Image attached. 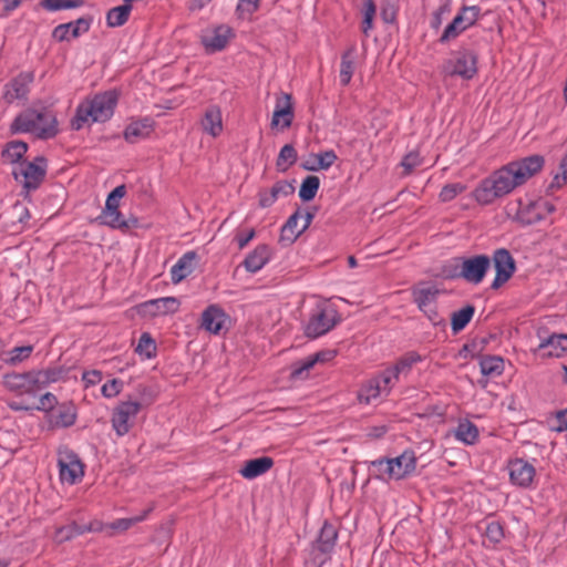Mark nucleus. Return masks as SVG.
I'll list each match as a JSON object with an SVG mask.
<instances>
[{
	"label": "nucleus",
	"mask_w": 567,
	"mask_h": 567,
	"mask_svg": "<svg viewBox=\"0 0 567 567\" xmlns=\"http://www.w3.org/2000/svg\"><path fill=\"white\" fill-rule=\"evenodd\" d=\"M142 409V403L137 401L120 402L112 412V429L117 436L127 434L135 424V419Z\"/></svg>",
	"instance_id": "nucleus-8"
},
{
	"label": "nucleus",
	"mask_w": 567,
	"mask_h": 567,
	"mask_svg": "<svg viewBox=\"0 0 567 567\" xmlns=\"http://www.w3.org/2000/svg\"><path fill=\"white\" fill-rule=\"evenodd\" d=\"M58 404V399L54 394L47 392L40 396L39 403L33 405V410L38 411H52Z\"/></svg>",
	"instance_id": "nucleus-58"
},
{
	"label": "nucleus",
	"mask_w": 567,
	"mask_h": 567,
	"mask_svg": "<svg viewBox=\"0 0 567 567\" xmlns=\"http://www.w3.org/2000/svg\"><path fill=\"white\" fill-rule=\"evenodd\" d=\"M135 352L141 355H145L147 359H151L156 354V343L148 332L142 333L135 348Z\"/></svg>",
	"instance_id": "nucleus-45"
},
{
	"label": "nucleus",
	"mask_w": 567,
	"mask_h": 567,
	"mask_svg": "<svg viewBox=\"0 0 567 567\" xmlns=\"http://www.w3.org/2000/svg\"><path fill=\"white\" fill-rule=\"evenodd\" d=\"M466 186L462 183L446 184L440 192L439 198L443 203L453 200L457 195L462 194Z\"/></svg>",
	"instance_id": "nucleus-53"
},
{
	"label": "nucleus",
	"mask_w": 567,
	"mask_h": 567,
	"mask_svg": "<svg viewBox=\"0 0 567 567\" xmlns=\"http://www.w3.org/2000/svg\"><path fill=\"white\" fill-rule=\"evenodd\" d=\"M91 23V17H82L75 21L59 24L53 29L52 37L60 42L70 41L72 38H78L79 35L86 33Z\"/></svg>",
	"instance_id": "nucleus-15"
},
{
	"label": "nucleus",
	"mask_w": 567,
	"mask_h": 567,
	"mask_svg": "<svg viewBox=\"0 0 567 567\" xmlns=\"http://www.w3.org/2000/svg\"><path fill=\"white\" fill-rule=\"evenodd\" d=\"M204 132L213 137H217L223 132L221 111L217 105H210L206 109L202 120Z\"/></svg>",
	"instance_id": "nucleus-28"
},
{
	"label": "nucleus",
	"mask_w": 567,
	"mask_h": 567,
	"mask_svg": "<svg viewBox=\"0 0 567 567\" xmlns=\"http://www.w3.org/2000/svg\"><path fill=\"white\" fill-rule=\"evenodd\" d=\"M152 509L153 508L150 507L148 509L144 511L142 515H137L134 517L118 518V519L112 522L109 526L111 529H114V530H120V532L127 530L135 524L143 522L147 517V515L150 514V512Z\"/></svg>",
	"instance_id": "nucleus-47"
},
{
	"label": "nucleus",
	"mask_w": 567,
	"mask_h": 567,
	"mask_svg": "<svg viewBox=\"0 0 567 567\" xmlns=\"http://www.w3.org/2000/svg\"><path fill=\"white\" fill-rule=\"evenodd\" d=\"M152 130L153 123L150 118L133 121L125 127L123 136L126 142L134 144L140 140L147 137Z\"/></svg>",
	"instance_id": "nucleus-27"
},
{
	"label": "nucleus",
	"mask_w": 567,
	"mask_h": 567,
	"mask_svg": "<svg viewBox=\"0 0 567 567\" xmlns=\"http://www.w3.org/2000/svg\"><path fill=\"white\" fill-rule=\"evenodd\" d=\"M440 290L434 285L421 282L412 289L413 301L420 310L434 306Z\"/></svg>",
	"instance_id": "nucleus-23"
},
{
	"label": "nucleus",
	"mask_w": 567,
	"mask_h": 567,
	"mask_svg": "<svg viewBox=\"0 0 567 567\" xmlns=\"http://www.w3.org/2000/svg\"><path fill=\"white\" fill-rule=\"evenodd\" d=\"M337 155L333 151H326L319 154L310 155L309 159L302 164L306 171H320L330 168L337 161Z\"/></svg>",
	"instance_id": "nucleus-33"
},
{
	"label": "nucleus",
	"mask_w": 567,
	"mask_h": 567,
	"mask_svg": "<svg viewBox=\"0 0 567 567\" xmlns=\"http://www.w3.org/2000/svg\"><path fill=\"white\" fill-rule=\"evenodd\" d=\"M76 421V409L72 403L61 404L51 414L50 423L54 427H70Z\"/></svg>",
	"instance_id": "nucleus-30"
},
{
	"label": "nucleus",
	"mask_w": 567,
	"mask_h": 567,
	"mask_svg": "<svg viewBox=\"0 0 567 567\" xmlns=\"http://www.w3.org/2000/svg\"><path fill=\"white\" fill-rule=\"evenodd\" d=\"M101 224L106 225L113 229L126 230L137 226V219H125L120 210L102 212L99 216Z\"/></svg>",
	"instance_id": "nucleus-32"
},
{
	"label": "nucleus",
	"mask_w": 567,
	"mask_h": 567,
	"mask_svg": "<svg viewBox=\"0 0 567 567\" xmlns=\"http://www.w3.org/2000/svg\"><path fill=\"white\" fill-rule=\"evenodd\" d=\"M260 0H239L236 7V14L239 19L251 17L259 9Z\"/></svg>",
	"instance_id": "nucleus-55"
},
{
	"label": "nucleus",
	"mask_w": 567,
	"mask_h": 567,
	"mask_svg": "<svg viewBox=\"0 0 567 567\" xmlns=\"http://www.w3.org/2000/svg\"><path fill=\"white\" fill-rule=\"evenodd\" d=\"M542 357L559 358L567 351V334H551L543 339L538 346Z\"/></svg>",
	"instance_id": "nucleus-21"
},
{
	"label": "nucleus",
	"mask_w": 567,
	"mask_h": 567,
	"mask_svg": "<svg viewBox=\"0 0 567 567\" xmlns=\"http://www.w3.org/2000/svg\"><path fill=\"white\" fill-rule=\"evenodd\" d=\"M489 267L491 258L487 255L462 257L460 275L467 284L477 286L484 280Z\"/></svg>",
	"instance_id": "nucleus-10"
},
{
	"label": "nucleus",
	"mask_w": 567,
	"mask_h": 567,
	"mask_svg": "<svg viewBox=\"0 0 567 567\" xmlns=\"http://www.w3.org/2000/svg\"><path fill=\"white\" fill-rule=\"evenodd\" d=\"M271 257L270 247L267 245H258L243 261V266L248 272L255 274L259 271Z\"/></svg>",
	"instance_id": "nucleus-24"
},
{
	"label": "nucleus",
	"mask_w": 567,
	"mask_h": 567,
	"mask_svg": "<svg viewBox=\"0 0 567 567\" xmlns=\"http://www.w3.org/2000/svg\"><path fill=\"white\" fill-rule=\"evenodd\" d=\"M228 316L218 305L208 306L202 313L200 327L214 334H218Z\"/></svg>",
	"instance_id": "nucleus-18"
},
{
	"label": "nucleus",
	"mask_w": 567,
	"mask_h": 567,
	"mask_svg": "<svg viewBox=\"0 0 567 567\" xmlns=\"http://www.w3.org/2000/svg\"><path fill=\"white\" fill-rule=\"evenodd\" d=\"M297 158L298 155L295 147L291 144H286L281 147L279 152L276 166L278 171L286 172L297 162Z\"/></svg>",
	"instance_id": "nucleus-42"
},
{
	"label": "nucleus",
	"mask_w": 567,
	"mask_h": 567,
	"mask_svg": "<svg viewBox=\"0 0 567 567\" xmlns=\"http://www.w3.org/2000/svg\"><path fill=\"white\" fill-rule=\"evenodd\" d=\"M504 360L498 355H485L480 360V368L483 375L499 377L504 372Z\"/></svg>",
	"instance_id": "nucleus-37"
},
{
	"label": "nucleus",
	"mask_w": 567,
	"mask_h": 567,
	"mask_svg": "<svg viewBox=\"0 0 567 567\" xmlns=\"http://www.w3.org/2000/svg\"><path fill=\"white\" fill-rule=\"evenodd\" d=\"M556 423H557V425H556L555 430L557 432L567 431V409L557 412Z\"/></svg>",
	"instance_id": "nucleus-64"
},
{
	"label": "nucleus",
	"mask_w": 567,
	"mask_h": 567,
	"mask_svg": "<svg viewBox=\"0 0 567 567\" xmlns=\"http://www.w3.org/2000/svg\"><path fill=\"white\" fill-rule=\"evenodd\" d=\"M390 477L402 480L414 472L416 467V457L413 451H404L401 455L389 458Z\"/></svg>",
	"instance_id": "nucleus-17"
},
{
	"label": "nucleus",
	"mask_w": 567,
	"mask_h": 567,
	"mask_svg": "<svg viewBox=\"0 0 567 567\" xmlns=\"http://www.w3.org/2000/svg\"><path fill=\"white\" fill-rule=\"evenodd\" d=\"M425 316L426 318L434 324H440L444 321V319L440 316L439 311H437V306L436 303L434 306H431V307H427L423 310H421Z\"/></svg>",
	"instance_id": "nucleus-63"
},
{
	"label": "nucleus",
	"mask_w": 567,
	"mask_h": 567,
	"mask_svg": "<svg viewBox=\"0 0 567 567\" xmlns=\"http://www.w3.org/2000/svg\"><path fill=\"white\" fill-rule=\"evenodd\" d=\"M384 395L375 378H372L364 382L359 392L358 401L363 404H370L372 401Z\"/></svg>",
	"instance_id": "nucleus-40"
},
{
	"label": "nucleus",
	"mask_w": 567,
	"mask_h": 567,
	"mask_svg": "<svg viewBox=\"0 0 567 567\" xmlns=\"http://www.w3.org/2000/svg\"><path fill=\"white\" fill-rule=\"evenodd\" d=\"M132 11L131 4H122L112 8L109 10L106 14V23L111 28H116L123 25L130 17V13Z\"/></svg>",
	"instance_id": "nucleus-41"
},
{
	"label": "nucleus",
	"mask_w": 567,
	"mask_h": 567,
	"mask_svg": "<svg viewBox=\"0 0 567 567\" xmlns=\"http://www.w3.org/2000/svg\"><path fill=\"white\" fill-rule=\"evenodd\" d=\"M126 194V186L125 185H118L116 186L107 196L105 202V207L102 212H109V210H120V202Z\"/></svg>",
	"instance_id": "nucleus-52"
},
{
	"label": "nucleus",
	"mask_w": 567,
	"mask_h": 567,
	"mask_svg": "<svg viewBox=\"0 0 567 567\" xmlns=\"http://www.w3.org/2000/svg\"><path fill=\"white\" fill-rule=\"evenodd\" d=\"M355 51V45H351L341 56L340 82L342 85H348L351 81L354 72Z\"/></svg>",
	"instance_id": "nucleus-38"
},
{
	"label": "nucleus",
	"mask_w": 567,
	"mask_h": 567,
	"mask_svg": "<svg viewBox=\"0 0 567 567\" xmlns=\"http://www.w3.org/2000/svg\"><path fill=\"white\" fill-rule=\"evenodd\" d=\"M179 300L175 297L152 299L142 305L144 311L151 316H164L177 312Z\"/></svg>",
	"instance_id": "nucleus-22"
},
{
	"label": "nucleus",
	"mask_w": 567,
	"mask_h": 567,
	"mask_svg": "<svg viewBox=\"0 0 567 567\" xmlns=\"http://www.w3.org/2000/svg\"><path fill=\"white\" fill-rule=\"evenodd\" d=\"M122 386H123V382L117 380V379H113L109 382H106L101 391H102V394L103 396L105 398H114L116 396L121 390H122Z\"/></svg>",
	"instance_id": "nucleus-61"
},
{
	"label": "nucleus",
	"mask_w": 567,
	"mask_h": 567,
	"mask_svg": "<svg viewBox=\"0 0 567 567\" xmlns=\"http://www.w3.org/2000/svg\"><path fill=\"white\" fill-rule=\"evenodd\" d=\"M442 72L449 76L471 80L477 73V54L472 50L461 49L444 61Z\"/></svg>",
	"instance_id": "nucleus-4"
},
{
	"label": "nucleus",
	"mask_w": 567,
	"mask_h": 567,
	"mask_svg": "<svg viewBox=\"0 0 567 567\" xmlns=\"http://www.w3.org/2000/svg\"><path fill=\"white\" fill-rule=\"evenodd\" d=\"M475 313V308L472 305H466L462 309L454 311L451 316V328L453 333L462 331L472 320Z\"/></svg>",
	"instance_id": "nucleus-39"
},
{
	"label": "nucleus",
	"mask_w": 567,
	"mask_h": 567,
	"mask_svg": "<svg viewBox=\"0 0 567 567\" xmlns=\"http://www.w3.org/2000/svg\"><path fill=\"white\" fill-rule=\"evenodd\" d=\"M339 321V316L332 307L316 308L308 323L305 327V334L308 338L316 339L332 330Z\"/></svg>",
	"instance_id": "nucleus-7"
},
{
	"label": "nucleus",
	"mask_w": 567,
	"mask_h": 567,
	"mask_svg": "<svg viewBox=\"0 0 567 567\" xmlns=\"http://www.w3.org/2000/svg\"><path fill=\"white\" fill-rule=\"evenodd\" d=\"M231 37V28L226 24H220L213 28L212 30H207L202 35V42L207 51L217 52L226 48Z\"/></svg>",
	"instance_id": "nucleus-16"
},
{
	"label": "nucleus",
	"mask_w": 567,
	"mask_h": 567,
	"mask_svg": "<svg viewBox=\"0 0 567 567\" xmlns=\"http://www.w3.org/2000/svg\"><path fill=\"white\" fill-rule=\"evenodd\" d=\"M420 164H421V158H420L419 153H416V152H411V153L406 154L401 162V165L404 168L405 175L412 173V171L415 167H417Z\"/></svg>",
	"instance_id": "nucleus-60"
},
{
	"label": "nucleus",
	"mask_w": 567,
	"mask_h": 567,
	"mask_svg": "<svg viewBox=\"0 0 567 567\" xmlns=\"http://www.w3.org/2000/svg\"><path fill=\"white\" fill-rule=\"evenodd\" d=\"M196 258L195 251H187L177 260L171 269V279L174 284L181 282L194 271Z\"/></svg>",
	"instance_id": "nucleus-25"
},
{
	"label": "nucleus",
	"mask_w": 567,
	"mask_h": 567,
	"mask_svg": "<svg viewBox=\"0 0 567 567\" xmlns=\"http://www.w3.org/2000/svg\"><path fill=\"white\" fill-rule=\"evenodd\" d=\"M32 81L33 75L31 73H20L6 84L3 97L8 103L27 97Z\"/></svg>",
	"instance_id": "nucleus-19"
},
{
	"label": "nucleus",
	"mask_w": 567,
	"mask_h": 567,
	"mask_svg": "<svg viewBox=\"0 0 567 567\" xmlns=\"http://www.w3.org/2000/svg\"><path fill=\"white\" fill-rule=\"evenodd\" d=\"M28 151L27 143L22 141H11L7 143L1 152V157L4 163L18 164Z\"/></svg>",
	"instance_id": "nucleus-35"
},
{
	"label": "nucleus",
	"mask_w": 567,
	"mask_h": 567,
	"mask_svg": "<svg viewBox=\"0 0 567 567\" xmlns=\"http://www.w3.org/2000/svg\"><path fill=\"white\" fill-rule=\"evenodd\" d=\"M58 467L61 482L69 485L79 483L84 475V464L79 455L68 447L59 451Z\"/></svg>",
	"instance_id": "nucleus-9"
},
{
	"label": "nucleus",
	"mask_w": 567,
	"mask_h": 567,
	"mask_svg": "<svg viewBox=\"0 0 567 567\" xmlns=\"http://www.w3.org/2000/svg\"><path fill=\"white\" fill-rule=\"evenodd\" d=\"M274 465V460L268 456L249 460L240 468L239 473L247 480H254L267 473Z\"/></svg>",
	"instance_id": "nucleus-26"
},
{
	"label": "nucleus",
	"mask_w": 567,
	"mask_h": 567,
	"mask_svg": "<svg viewBox=\"0 0 567 567\" xmlns=\"http://www.w3.org/2000/svg\"><path fill=\"white\" fill-rule=\"evenodd\" d=\"M12 133H30L41 140L53 138L59 133V123L52 110L33 106L16 116L11 123Z\"/></svg>",
	"instance_id": "nucleus-1"
},
{
	"label": "nucleus",
	"mask_w": 567,
	"mask_h": 567,
	"mask_svg": "<svg viewBox=\"0 0 567 567\" xmlns=\"http://www.w3.org/2000/svg\"><path fill=\"white\" fill-rule=\"evenodd\" d=\"M34 373L39 379L40 389L59 381L62 375V371L60 369L34 370Z\"/></svg>",
	"instance_id": "nucleus-54"
},
{
	"label": "nucleus",
	"mask_w": 567,
	"mask_h": 567,
	"mask_svg": "<svg viewBox=\"0 0 567 567\" xmlns=\"http://www.w3.org/2000/svg\"><path fill=\"white\" fill-rule=\"evenodd\" d=\"M319 186H320V179L318 176H315V175L307 176L301 183V186L299 189V197L303 202H309V200L313 199L317 195Z\"/></svg>",
	"instance_id": "nucleus-43"
},
{
	"label": "nucleus",
	"mask_w": 567,
	"mask_h": 567,
	"mask_svg": "<svg viewBox=\"0 0 567 567\" xmlns=\"http://www.w3.org/2000/svg\"><path fill=\"white\" fill-rule=\"evenodd\" d=\"M559 168H560V173L555 175V177L549 186L550 188H554V187L559 188L564 184L567 183V154L561 159Z\"/></svg>",
	"instance_id": "nucleus-62"
},
{
	"label": "nucleus",
	"mask_w": 567,
	"mask_h": 567,
	"mask_svg": "<svg viewBox=\"0 0 567 567\" xmlns=\"http://www.w3.org/2000/svg\"><path fill=\"white\" fill-rule=\"evenodd\" d=\"M493 261L496 271L491 288L496 290L507 282L516 270V264L511 252L505 248H498L494 251Z\"/></svg>",
	"instance_id": "nucleus-11"
},
{
	"label": "nucleus",
	"mask_w": 567,
	"mask_h": 567,
	"mask_svg": "<svg viewBox=\"0 0 567 567\" xmlns=\"http://www.w3.org/2000/svg\"><path fill=\"white\" fill-rule=\"evenodd\" d=\"M390 460L389 458H378L372 462H370V467L373 468V476L380 481L388 482L390 480H393V477H390Z\"/></svg>",
	"instance_id": "nucleus-51"
},
{
	"label": "nucleus",
	"mask_w": 567,
	"mask_h": 567,
	"mask_svg": "<svg viewBox=\"0 0 567 567\" xmlns=\"http://www.w3.org/2000/svg\"><path fill=\"white\" fill-rule=\"evenodd\" d=\"M270 190L278 199L280 197H288L289 195H292L295 192V187L291 183L287 181H279L271 187Z\"/></svg>",
	"instance_id": "nucleus-59"
},
{
	"label": "nucleus",
	"mask_w": 567,
	"mask_h": 567,
	"mask_svg": "<svg viewBox=\"0 0 567 567\" xmlns=\"http://www.w3.org/2000/svg\"><path fill=\"white\" fill-rule=\"evenodd\" d=\"M33 351V346L16 347L8 352L6 362L10 365H17L27 360Z\"/></svg>",
	"instance_id": "nucleus-48"
},
{
	"label": "nucleus",
	"mask_w": 567,
	"mask_h": 567,
	"mask_svg": "<svg viewBox=\"0 0 567 567\" xmlns=\"http://www.w3.org/2000/svg\"><path fill=\"white\" fill-rule=\"evenodd\" d=\"M321 353H316L302 360L301 362L295 364L291 371V378L293 379H302L303 373L308 372L317 362H320Z\"/></svg>",
	"instance_id": "nucleus-49"
},
{
	"label": "nucleus",
	"mask_w": 567,
	"mask_h": 567,
	"mask_svg": "<svg viewBox=\"0 0 567 567\" xmlns=\"http://www.w3.org/2000/svg\"><path fill=\"white\" fill-rule=\"evenodd\" d=\"M300 212L293 213L281 227L279 241L284 246H289L305 231L302 225L299 227Z\"/></svg>",
	"instance_id": "nucleus-29"
},
{
	"label": "nucleus",
	"mask_w": 567,
	"mask_h": 567,
	"mask_svg": "<svg viewBox=\"0 0 567 567\" xmlns=\"http://www.w3.org/2000/svg\"><path fill=\"white\" fill-rule=\"evenodd\" d=\"M520 186L509 165H505L482 179L473 192L474 199L481 205H489Z\"/></svg>",
	"instance_id": "nucleus-3"
},
{
	"label": "nucleus",
	"mask_w": 567,
	"mask_h": 567,
	"mask_svg": "<svg viewBox=\"0 0 567 567\" xmlns=\"http://www.w3.org/2000/svg\"><path fill=\"white\" fill-rule=\"evenodd\" d=\"M454 436L457 441L472 445L478 439V429L468 420L461 421L454 431Z\"/></svg>",
	"instance_id": "nucleus-36"
},
{
	"label": "nucleus",
	"mask_w": 567,
	"mask_h": 567,
	"mask_svg": "<svg viewBox=\"0 0 567 567\" xmlns=\"http://www.w3.org/2000/svg\"><path fill=\"white\" fill-rule=\"evenodd\" d=\"M47 174V159L38 156L32 162L19 163L12 171L14 179L27 192L35 190L44 181Z\"/></svg>",
	"instance_id": "nucleus-5"
},
{
	"label": "nucleus",
	"mask_w": 567,
	"mask_h": 567,
	"mask_svg": "<svg viewBox=\"0 0 567 567\" xmlns=\"http://www.w3.org/2000/svg\"><path fill=\"white\" fill-rule=\"evenodd\" d=\"M422 361L421 354H419L415 351H410L403 354L396 363L392 367V369L400 375V374H408L412 367Z\"/></svg>",
	"instance_id": "nucleus-44"
},
{
	"label": "nucleus",
	"mask_w": 567,
	"mask_h": 567,
	"mask_svg": "<svg viewBox=\"0 0 567 567\" xmlns=\"http://www.w3.org/2000/svg\"><path fill=\"white\" fill-rule=\"evenodd\" d=\"M117 100L118 95L115 91H106L84 100L78 105L75 115L71 120L72 130L80 131L91 123L109 121L114 113Z\"/></svg>",
	"instance_id": "nucleus-2"
},
{
	"label": "nucleus",
	"mask_w": 567,
	"mask_h": 567,
	"mask_svg": "<svg viewBox=\"0 0 567 567\" xmlns=\"http://www.w3.org/2000/svg\"><path fill=\"white\" fill-rule=\"evenodd\" d=\"M507 471L513 485L520 488L532 487L536 476V470L528 461L519 457L509 460Z\"/></svg>",
	"instance_id": "nucleus-12"
},
{
	"label": "nucleus",
	"mask_w": 567,
	"mask_h": 567,
	"mask_svg": "<svg viewBox=\"0 0 567 567\" xmlns=\"http://www.w3.org/2000/svg\"><path fill=\"white\" fill-rule=\"evenodd\" d=\"M486 537L494 544H498L504 538L503 526L498 522H491L486 526Z\"/></svg>",
	"instance_id": "nucleus-56"
},
{
	"label": "nucleus",
	"mask_w": 567,
	"mask_h": 567,
	"mask_svg": "<svg viewBox=\"0 0 567 567\" xmlns=\"http://www.w3.org/2000/svg\"><path fill=\"white\" fill-rule=\"evenodd\" d=\"M293 120V109L289 94H282L277 99L275 111L272 114L271 126H281L287 128Z\"/></svg>",
	"instance_id": "nucleus-20"
},
{
	"label": "nucleus",
	"mask_w": 567,
	"mask_h": 567,
	"mask_svg": "<svg viewBox=\"0 0 567 567\" xmlns=\"http://www.w3.org/2000/svg\"><path fill=\"white\" fill-rule=\"evenodd\" d=\"M83 0H42L41 6L48 11H59L81 7Z\"/></svg>",
	"instance_id": "nucleus-50"
},
{
	"label": "nucleus",
	"mask_w": 567,
	"mask_h": 567,
	"mask_svg": "<svg viewBox=\"0 0 567 567\" xmlns=\"http://www.w3.org/2000/svg\"><path fill=\"white\" fill-rule=\"evenodd\" d=\"M481 14V8L477 6H463L454 19L445 27L439 42L446 44L455 40L460 34L474 25Z\"/></svg>",
	"instance_id": "nucleus-6"
},
{
	"label": "nucleus",
	"mask_w": 567,
	"mask_h": 567,
	"mask_svg": "<svg viewBox=\"0 0 567 567\" xmlns=\"http://www.w3.org/2000/svg\"><path fill=\"white\" fill-rule=\"evenodd\" d=\"M360 13L362 16L360 30L363 35L368 38L374 29L373 21L377 14V4L374 0H362Z\"/></svg>",
	"instance_id": "nucleus-34"
},
{
	"label": "nucleus",
	"mask_w": 567,
	"mask_h": 567,
	"mask_svg": "<svg viewBox=\"0 0 567 567\" xmlns=\"http://www.w3.org/2000/svg\"><path fill=\"white\" fill-rule=\"evenodd\" d=\"M544 157L542 155H530L519 161L508 163L512 172L514 173L519 185L526 183V181L537 174L544 166Z\"/></svg>",
	"instance_id": "nucleus-14"
},
{
	"label": "nucleus",
	"mask_w": 567,
	"mask_h": 567,
	"mask_svg": "<svg viewBox=\"0 0 567 567\" xmlns=\"http://www.w3.org/2000/svg\"><path fill=\"white\" fill-rule=\"evenodd\" d=\"M374 378L379 383L383 394L388 395L392 386L399 380V374L392 368H389L382 371L379 375H375Z\"/></svg>",
	"instance_id": "nucleus-46"
},
{
	"label": "nucleus",
	"mask_w": 567,
	"mask_h": 567,
	"mask_svg": "<svg viewBox=\"0 0 567 567\" xmlns=\"http://www.w3.org/2000/svg\"><path fill=\"white\" fill-rule=\"evenodd\" d=\"M462 257H455L449 261L443 268V274L450 279H462L461 272Z\"/></svg>",
	"instance_id": "nucleus-57"
},
{
	"label": "nucleus",
	"mask_w": 567,
	"mask_h": 567,
	"mask_svg": "<svg viewBox=\"0 0 567 567\" xmlns=\"http://www.w3.org/2000/svg\"><path fill=\"white\" fill-rule=\"evenodd\" d=\"M4 386L19 394H32L40 390L39 379L34 370L24 373H8L3 377Z\"/></svg>",
	"instance_id": "nucleus-13"
},
{
	"label": "nucleus",
	"mask_w": 567,
	"mask_h": 567,
	"mask_svg": "<svg viewBox=\"0 0 567 567\" xmlns=\"http://www.w3.org/2000/svg\"><path fill=\"white\" fill-rule=\"evenodd\" d=\"M337 538L338 532L334 525L324 522L317 538L316 547L322 554H330L336 546Z\"/></svg>",
	"instance_id": "nucleus-31"
}]
</instances>
